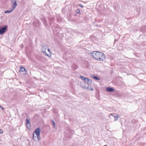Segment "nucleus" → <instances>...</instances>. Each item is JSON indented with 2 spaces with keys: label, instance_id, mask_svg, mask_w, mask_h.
Returning a JSON list of instances; mask_svg holds the SVG:
<instances>
[{
  "label": "nucleus",
  "instance_id": "f257e3e1",
  "mask_svg": "<svg viewBox=\"0 0 146 146\" xmlns=\"http://www.w3.org/2000/svg\"><path fill=\"white\" fill-rule=\"evenodd\" d=\"M91 54L94 58L99 61H103L105 58L104 54L101 52L95 51L91 52Z\"/></svg>",
  "mask_w": 146,
  "mask_h": 146
},
{
  "label": "nucleus",
  "instance_id": "7ed1b4c3",
  "mask_svg": "<svg viewBox=\"0 0 146 146\" xmlns=\"http://www.w3.org/2000/svg\"><path fill=\"white\" fill-rule=\"evenodd\" d=\"M47 48V46L45 44H43L42 47L41 51L42 52L44 53V54L48 57H50L51 56V55H49L47 54L46 52V50Z\"/></svg>",
  "mask_w": 146,
  "mask_h": 146
},
{
  "label": "nucleus",
  "instance_id": "4be33fe9",
  "mask_svg": "<svg viewBox=\"0 0 146 146\" xmlns=\"http://www.w3.org/2000/svg\"><path fill=\"white\" fill-rule=\"evenodd\" d=\"M48 52H49V53H50V55H51V54L52 53V52H51V50L49 48H48Z\"/></svg>",
  "mask_w": 146,
  "mask_h": 146
},
{
  "label": "nucleus",
  "instance_id": "6e6552de",
  "mask_svg": "<svg viewBox=\"0 0 146 146\" xmlns=\"http://www.w3.org/2000/svg\"><path fill=\"white\" fill-rule=\"evenodd\" d=\"M106 90L109 92H112L114 91V90L111 87H107L106 88Z\"/></svg>",
  "mask_w": 146,
  "mask_h": 146
},
{
  "label": "nucleus",
  "instance_id": "a211bd4d",
  "mask_svg": "<svg viewBox=\"0 0 146 146\" xmlns=\"http://www.w3.org/2000/svg\"><path fill=\"white\" fill-rule=\"evenodd\" d=\"M80 12V10L79 9H77L76 10V12L78 13H79Z\"/></svg>",
  "mask_w": 146,
  "mask_h": 146
},
{
  "label": "nucleus",
  "instance_id": "f3484780",
  "mask_svg": "<svg viewBox=\"0 0 146 146\" xmlns=\"http://www.w3.org/2000/svg\"><path fill=\"white\" fill-rule=\"evenodd\" d=\"M93 78L95 79H96V80H99V79L96 76H93Z\"/></svg>",
  "mask_w": 146,
  "mask_h": 146
},
{
  "label": "nucleus",
  "instance_id": "2eb2a0df",
  "mask_svg": "<svg viewBox=\"0 0 146 146\" xmlns=\"http://www.w3.org/2000/svg\"><path fill=\"white\" fill-rule=\"evenodd\" d=\"M50 122H52L53 124V127L55 128V122L53 119L50 120Z\"/></svg>",
  "mask_w": 146,
  "mask_h": 146
},
{
  "label": "nucleus",
  "instance_id": "dca6fc26",
  "mask_svg": "<svg viewBox=\"0 0 146 146\" xmlns=\"http://www.w3.org/2000/svg\"><path fill=\"white\" fill-rule=\"evenodd\" d=\"M80 77L82 79L84 80V81H85L86 79V78H85L84 77L82 76H80Z\"/></svg>",
  "mask_w": 146,
  "mask_h": 146
},
{
  "label": "nucleus",
  "instance_id": "5701e85b",
  "mask_svg": "<svg viewBox=\"0 0 146 146\" xmlns=\"http://www.w3.org/2000/svg\"><path fill=\"white\" fill-rule=\"evenodd\" d=\"M86 89L87 90H88V91H90V87H89L88 86L87 88H86Z\"/></svg>",
  "mask_w": 146,
  "mask_h": 146
},
{
  "label": "nucleus",
  "instance_id": "f8f14e48",
  "mask_svg": "<svg viewBox=\"0 0 146 146\" xmlns=\"http://www.w3.org/2000/svg\"><path fill=\"white\" fill-rule=\"evenodd\" d=\"M33 25L35 27H38L39 26V23H36V22H34L33 23Z\"/></svg>",
  "mask_w": 146,
  "mask_h": 146
},
{
  "label": "nucleus",
  "instance_id": "423d86ee",
  "mask_svg": "<svg viewBox=\"0 0 146 146\" xmlns=\"http://www.w3.org/2000/svg\"><path fill=\"white\" fill-rule=\"evenodd\" d=\"M85 82V83L88 84V85H91L92 82V80L91 79L86 78Z\"/></svg>",
  "mask_w": 146,
  "mask_h": 146
},
{
  "label": "nucleus",
  "instance_id": "9b49d317",
  "mask_svg": "<svg viewBox=\"0 0 146 146\" xmlns=\"http://www.w3.org/2000/svg\"><path fill=\"white\" fill-rule=\"evenodd\" d=\"M24 71L26 72V69L25 68H24L23 67H20V69L19 72H23Z\"/></svg>",
  "mask_w": 146,
  "mask_h": 146
},
{
  "label": "nucleus",
  "instance_id": "393cba45",
  "mask_svg": "<svg viewBox=\"0 0 146 146\" xmlns=\"http://www.w3.org/2000/svg\"><path fill=\"white\" fill-rule=\"evenodd\" d=\"M3 132V130L2 129H0V134L2 133Z\"/></svg>",
  "mask_w": 146,
  "mask_h": 146
},
{
  "label": "nucleus",
  "instance_id": "9d476101",
  "mask_svg": "<svg viewBox=\"0 0 146 146\" xmlns=\"http://www.w3.org/2000/svg\"><path fill=\"white\" fill-rule=\"evenodd\" d=\"M13 10H14L13 9H11L10 10L5 11V13H10L12 12Z\"/></svg>",
  "mask_w": 146,
  "mask_h": 146
},
{
  "label": "nucleus",
  "instance_id": "0eeeda50",
  "mask_svg": "<svg viewBox=\"0 0 146 146\" xmlns=\"http://www.w3.org/2000/svg\"><path fill=\"white\" fill-rule=\"evenodd\" d=\"M60 29L58 26H56L54 30V33L56 34L58 33H59Z\"/></svg>",
  "mask_w": 146,
  "mask_h": 146
},
{
  "label": "nucleus",
  "instance_id": "ddd939ff",
  "mask_svg": "<svg viewBox=\"0 0 146 146\" xmlns=\"http://www.w3.org/2000/svg\"><path fill=\"white\" fill-rule=\"evenodd\" d=\"M142 31L143 32H145L146 31V26H144L142 27Z\"/></svg>",
  "mask_w": 146,
  "mask_h": 146
},
{
  "label": "nucleus",
  "instance_id": "c85d7f7f",
  "mask_svg": "<svg viewBox=\"0 0 146 146\" xmlns=\"http://www.w3.org/2000/svg\"><path fill=\"white\" fill-rule=\"evenodd\" d=\"M104 146H107V145H104Z\"/></svg>",
  "mask_w": 146,
  "mask_h": 146
},
{
  "label": "nucleus",
  "instance_id": "20e7f679",
  "mask_svg": "<svg viewBox=\"0 0 146 146\" xmlns=\"http://www.w3.org/2000/svg\"><path fill=\"white\" fill-rule=\"evenodd\" d=\"M7 26L5 25L4 27L0 28V34L2 35L5 33L7 29Z\"/></svg>",
  "mask_w": 146,
  "mask_h": 146
},
{
  "label": "nucleus",
  "instance_id": "b1692460",
  "mask_svg": "<svg viewBox=\"0 0 146 146\" xmlns=\"http://www.w3.org/2000/svg\"><path fill=\"white\" fill-rule=\"evenodd\" d=\"M79 6L80 7H81L82 8H83L84 7V6L82 5L81 4H80L79 5Z\"/></svg>",
  "mask_w": 146,
  "mask_h": 146
},
{
  "label": "nucleus",
  "instance_id": "f03ea898",
  "mask_svg": "<svg viewBox=\"0 0 146 146\" xmlns=\"http://www.w3.org/2000/svg\"><path fill=\"white\" fill-rule=\"evenodd\" d=\"M40 131H41L39 127H38L35 130L34 132V133H35L37 136V139L38 141H39L40 139Z\"/></svg>",
  "mask_w": 146,
  "mask_h": 146
},
{
  "label": "nucleus",
  "instance_id": "a878e982",
  "mask_svg": "<svg viewBox=\"0 0 146 146\" xmlns=\"http://www.w3.org/2000/svg\"><path fill=\"white\" fill-rule=\"evenodd\" d=\"M90 87V90H92V91H93L94 90V89H93V88H92L91 87Z\"/></svg>",
  "mask_w": 146,
  "mask_h": 146
},
{
  "label": "nucleus",
  "instance_id": "4468645a",
  "mask_svg": "<svg viewBox=\"0 0 146 146\" xmlns=\"http://www.w3.org/2000/svg\"><path fill=\"white\" fill-rule=\"evenodd\" d=\"M43 23L44 24V25L46 27V19L45 18H44L43 19V20L42 21Z\"/></svg>",
  "mask_w": 146,
  "mask_h": 146
},
{
  "label": "nucleus",
  "instance_id": "bb28decb",
  "mask_svg": "<svg viewBox=\"0 0 146 146\" xmlns=\"http://www.w3.org/2000/svg\"><path fill=\"white\" fill-rule=\"evenodd\" d=\"M115 41H117V40H116V39H115Z\"/></svg>",
  "mask_w": 146,
  "mask_h": 146
},
{
  "label": "nucleus",
  "instance_id": "39448f33",
  "mask_svg": "<svg viewBox=\"0 0 146 146\" xmlns=\"http://www.w3.org/2000/svg\"><path fill=\"white\" fill-rule=\"evenodd\" d=\"M14 1V3L12 5L11 9H13L14 10L17 6V4L16 2V0H12L11 1L12 3Z\"/></svg>",
  "mask_w": 146,
  "mask_h": 146
},
{
  "label": "nucleus",
  "instance_id": "c756f323",
  "mask_svg": "<svg viewBox=\"0 0 146 146\" xmlns=\"http://www.w3.org/2000/svg\"><path fill=\"white\" fill-rule=\"evenodd\" d=\"M0 107H1V108L2 107L1 106H0Z\"/></svg>",
  "mask_w": 146,
  "mask_h": 146
},
{
  "label": "nucleus",
  "instance_id": "412c9836",
  "mask_svg": "<svg viewBox=\"0 0 146 146\" xmlns=\"http://www.w3.org/2000/svg\"><path fill=\"white\" fill-rule=\"evenodd\" d=\"M36 136H34V133L33 134V138L35 141H36L35 138H36Z\"/></svg>",
  "mask_w": 146,
  "mask_h": 146
},
{
  "label": "nucleus",
  "instance_id": "6ab92c4d",
  "mask_svg": "<svg viewBox=\"0 0 146 146\" xmlns=\"http://www.w3.org/2000/svg\"><path fill=\"white\" fill-rule=\"evenodd\" d=\"M115 113H111L110 114V115L112 116L113 117H114V116H115Z\"/></svg>",
  "mask_w": 146,
  "mask_h": 146
},
{
  "label": "nucleus",
  "instance_id": "aec40b11",
  "mask_svg": "<svg viewBox=\"0 0 146 146\" xmlns=\"http://www.w3.org/2000/svg\"><path fill=\"white\" fill-rule=\"evenodd\" d=\"M114 121H116L118 119V117L117 116H114Z\"/></svg>",
  "mask_w": 146,
  "mask_h": 146
},
{
  "label": "nucleus",
  "instance_id": "1a4fd4ad",
  "mask_svg": "<svg viewBox=\"0 0 146 146\" xmlns=\"http://www.w3.org/2000/svg\"><path fill=\"white\" fill-rule=\"evenodd\" d=\"M27 125L28 128H30L31 126V124L30 121L27 118L26 119Z\"/></svg>",
  "mask_w": 146,
  "mask_h": 146
},
{
  "label": "nucleus",
  "instance_id": "cd10ccee",
  "mask_svg": "<svg viewBox=\"0 0 146 146\" xmlns=\"http://www.w3.org/2000/svg\"><path fill=\"white\" fill-rule=\"evenodd\" d=\"M1 108H2V109L3 110V108L2 107H1Z\"/></svg>",
  "mask_w": 146,
  "mask_h": 146
}]
</instances>
